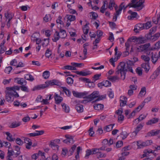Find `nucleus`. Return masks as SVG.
Here are the masks:
<instances>
[{
    "mask_svg": "<svg viewBox=\"0 0 160 160\" xmlns=\"http://www.w3.org/2000/svg\"><path fill=\"white\" fill-rule=\"evenodd\" d=\"M120 98V106L121 107H122L126 105L127 98L124 96H122Z\"/></svg>",
    "mask_w": 160,
    "mask_h": 160,
    "instance_id": "14",
    "label": "nucleus"
},
{
    "mask_svg": "<svg viewBox=\"0 0 160 160\" xmlns=\"http://www.w3.org/2000/svg\"><path fill=\"white\" fill-rule=\"evenodd\" d=\"M121 134L123 136V137H122V140H123L126 138L128 135V134L126 131L122 132L121 133Z\"/></svg>",
    "mask_w": 160,
    "mask_h": 160,
    "instance_id": "55",
    "label": "nucleus"
},
{
    "mask_svg": "<svg viewBox=\"0 0 160 160\" xmlns=\"http://www.w3.org/2000/svg\"><path fill=\"white\" fill-rule=\"evenodd\" d=\"M66 139L63 140V142L67 144H69L70 143H72L74 142L73 138L71 136H68L66 135Z\"/></svg>",
    "mask_w": 160,
    "mask_h": 160,
    "instance_id": "16",
    "label": "nucleus"
},
{
    "mask_svg": "<svg viewBox=\"0 0 160 160\" xmlns=\"http://www.w3.org/2000/svg\"><path fill=\"white\" fill-rule=\"evenodd\" d=\"M14 150L17 151V152L14 153V157H17L21 153L20 151V147L16 145L14 146Z\"/></svg>",
    "mask_w": 160,
    "mask_h": 160,
    "instance_id": "19",
    "label": "nucleus"
},
{
    "mask_svg": "<svg viewBox=\"0 0 160 160\" xmlns=\"http://www.w3.org/2000/svg\"><path fill=\"white\" fill-rule=\"evenodd\" d=\"M141 66L142 68H143L146 72H148L150 68V66L148 63H142Z\"/></svg>",
    "mask_w": 160,
    "mask_h": 160,
    "instance_id": "24",
    "label": "nucleus"
},
{
    "mask_svg": "<svg viewBox=\"0 0 160 160\" xmlns=\"http://www.w3.org/2000/svg\"><path fill=\"white\" fill-rule=\"evenodd\" d=\"M153 50V48H151L150 50L148 49L145 51V52L148 55L151 56L154 53L152 52L151 51V50Z\"/></svg>",
    "mask_w": 160,
    "mask_h": 160,
    "instance_id": "52",
    "label": "nucleus"
},
{
    "mask_svg": "<svg viewBox=\"0 0 160 160\" xmlns=\"http://www.w3.org/2000/svg\"><path fill=\"white\" fill-rule=\"evenodd\" d=\"M147 42V39L145 38H138L137 39L136 42L139 43H144Z\"/></svg>",
    "mask_w": 160,
    "mask_h": 160,
    "instance_id": "27",
    "label": "nucleus"
},
{
    "mask_svg": "<svg viewBox=\"0 0 160 160\" xmlns=\"http://www.w3.org/2000/svg\"><path fill=\"white\" fill-rule=\"evenodd\" d=\"M23 85H22V86H20V88L21 90L24 92H29V89L27 86H26Z\"/></svg>",
    "mask_w": 160,
    "mask_h": 160,
    "instance_id": "48",
    "label": "nucleus"
},
{
    "mask_svg": "<svg viewBox=\"0 0 160 160\" xmlns=\"http://www.w3.org/2000/svg\"><path fill=\"white\" fill-rule=\"evenodd\" d=\"M51 19V16L49 14H47L45 15V17L43 18V20L46 22H48L50 21Z\"/></svg>",
    "mask_w": 160,
    "mask_h": 160,
    "instance_id": "51",
    "label": "nucleus"
},
{
    "mask_svg": "<svg viewBox=\"0 0 160 160\" xmlns=\"http://www.w3.org/2000/svg\"><path fill=\"white\" fill-rule=\"evenodd\" d=\"M111 85V82L107 80H104L101 82L98 83V87L101 88H102V86L107 87H110Z\"/></svg>",
    "mask_w": 160,
    "mask_h": 160,
    "instance_id": "9",
    "label": "nucleus"
},
{
    "mask_svg": "<svg viewBox=\"0 0 160 160\" xmlns=\"http://www.w3.org/2000/svg\"><path fill=\"white\" fill-rule=\"evenodd\" d=\"M60 37L59 32L56 31L54 33V38L52 39V40L53 42H56L59 39Z\"/></svg>",
    "mask_w": 160,
    "mask_h": 160,
    "instance_id": "23",
    "label": "nucleus"
},
{
    "mask_svg": "<svg viewBox=\"0 0 160 160\" xmlns=\"http://www.w3.org/2000/svg\"><path fill=\"white\" fill-rule=\"evenodd\" d=\"M129 71L133 73L132 67L126 63L121 62L118 67V70L116 71V74H120L121 79L124 80L125 78L126 72Z\"/></svg>",
    "mask_w": 160,
    "mask_h": 160,
    "instance_id": "1",
    "label": "nucleus"
},
{
    "mask_svg": "<svg viewBox=\"0 0 160 160\" xmlns=\"http://www.w3.org/2000/svg\"><path fill=\"white\" fill-rule=\"evenodd\" d=\"M75 108L78 112H81L83 111V106L80 104H77L75 106Z\"/></svg>",
    "mask_w": 160,
    "mask_h": 160,
    "instance_id": "26",
    "label": "nucleus"
},
{
    "mask_svg": "<svg viewBox=\"0 0 160 160\" xmlns=\"http://www.w3.org/2000/svg\"><path fill=\"white\" fill-rule=\"evenodd\" d=\"M137 145L140 148L147 146L145 142H142L140 141H138L137 142Z\"/></svg>",
    "mask_w": 160,
    "mask_h": 160,
    "instance_id": "41",
    "label": "nucleus"
},
{
    "mask_svg": "<svg viewBox=\"0 0 160 160\" xmlns=\"http://www.w3.org/2000/svg\"><path fill=\"white\" fill-rule=\"evenodd\" d=\"M60 37L62 38H65L67 36V34L66 31L61 29H60Z\"/></svg>",
    "mask_w": 160,
    "mask_h": 160,
    "instance_id": "33",
    "label": "nucleus"
},
{
    "mask_svg": "<svg viewBox=\"0 0 160 160\" xmlns=\"http://www.w3.org/2000/svg\"><path fill=\"white\" fill-rule=\"evenodd\" d=\"M114 125V124H111L106 126L104 128V130L106 131L107 132H108L112 130L113 127Z\"/></svg>",
    "mask_w": 160,
    "mask_h": 160,
    "instance_id": "36",
    "label": "nucleus"
},
{
    "mask_svg": "<svg viewBox=\"0 0 160 160\" xmlns=\"http://www.w3.org/2000/svg\"><path fill=\"white\" fill-rule=\"evenodd\" d=\"M93 107L94 109L96 110H102L103 108L104 105L101 104H95L93 106Z\"/></svg>",
    "mask_w": 160,
    "mask_h": 160,
    "instance_id": "22",
    "label": "nucleus"
},
{
    "mask_svg": "<svg viewBox=\"0 0 160 160\" xmlns=\"http://www.w3.org/2000/svg\"><path fill=\"white\" fill-rule=\"evenodd\" d=\"M143 126V125L141 123L139 124L135 128L134 131L131 133L130 137L132 138L135 137L138 132L142 129Z\"/></svg>",
    "mask_w": 160,
    "mask_h": 160,
    "instance_id": "6",
    "label": "nucleus"
},
{
    "mask_svg": "<svg viewBox=\"0 0 160 160\" xmlns=\"http://www.w3.org/2000/svg\"><path fill=\"white\" fill-rule=\"evenodd\" d=\"M160 72V66L158 67L153 72V76L154 78H156L159 75Z\"/></svg>",
    "mask_w": 160,
    "mask_h": 160,
    "instance_id": "40",
    "label": "nucleus"
},
{
    "mask_svg": "<svg viewBox=\"0 0 160 160\" xmlns=\"http://www.w3.org/2000/svg\"><path fill=\"white\" fill-rule=\"evenodd\" d=\"M14 151L13 150H8V155L7 157H8L10 158V157H11L12 156L13 154L14 155Z\"/></svg>",
    "mask_w": 160,
    "mask_h": 160,
    "instance_id": "63",
    "label": "nucleus"
},
{
    "mask_svg": "<svg viewBox=\"0 0 160 160\" xmlns=\"http://www.w3.org/2000/svg\"><path fill=\"white\" fill-rule=\"evenodd\" d=\"M144 1L145 0H139L138 2H137V0H132L131 3L127 5V7L136 8V10L139 11L143 8V4Z\"/></svg>",
    "mask_w": 160,
    "mask_h": 160,
    "instance_id": "2",
    "label": "nucleus"
},
{
    "mask_svg": "<svg viewBox=\"0 0 160 160\" xmlns=\"http://www.w3.org/2000/svg\"><path fill=\"white\" fill-rule=\"evenodd\" d=\"M67 82L68 84L71 85L73 82V80L71 78L68 77L67 78Z\"/></svg>",
    "mask_w": 160,
    "mask_h": 160,
    "instance_id": "53",
    "label": "nucleus"
},
{
    "mask_svg": "<svg viewBox=\"0 0 160 160\" xmlns=\"http://www.w3.org/2000/svg\"><path fill=\"white\" fill-rule=\"evenodd\" d=\"M54 83L53 79L47 81L44 84L35 86L33 88L32 90L34 91L38 90H40L47 88L49 85H54Z\"/></svg>",
    "mask_w": 160,
    "mask_h": 160,
    "instance_id": "4",
    "label": "nucleus"
},
{
    "mask_svg": "<svg viewBox=\"0 0 160 160\" xmlns=\"http://www.w3.org/2000/svg\"><path fill=\"white\" fill-rule=\"evenodd\" d=\"M128 7H127V5L126 6H125V4L124 2H123L121 4L119 9L116 11V13L115 14V20H114L115 21H116L117 20V17L121 13V12L122 10L123 9H125Z\"/></svg>",
    "mask_w": 160,
    "mask_h": 160,
    "instance_id": "7",
    "label": "nucleus"
},
{
    "mask_svg": "<svg viewBox=\"0 0 160 160\" xmlns=\"http://www.w3.org/2000/svg\"><path fill=\"white\" fill-rule=\"evenodd\" d=\"M137 145L140 148L147 146L145 142H142L140 141H138L137 142Z\"/></svg>",
    "mask_w": 160,
    "mask_h": 160,
    "instance_id": "42",
    "label": "nucleus"
},
{
    "mask_svg": "<svg viewBox=\"0 0 160 160\" xmlns=\"http://www.w3.org/2000/svg\"><path fill=\"white\" fill-rule=\"evenodd\" d=\"M118 48L117 47H116L115 48V56H116V58H118L120 57V56L121 55V53L120 52H118Z\"/></svg>",
    "mask_w": 160,
    "mask_h": 160,
    "instance_id": "44",
    "label": "nucleus"
},
{
    "mask_svg": "<svg viewBox=\"0 0 160 160\" xmlns=\"http://www.w3.org/2000/svg\"><path fill=\"white\" fill-rule=\"evenodd\" d=\"M67 18L70 22L74 21L76 19L75 16L73 15H67Z\"/></svg>",
    "mask_w": 160,
    "mask_h": 160,
    "instance_id": "43",
    "label": "nucleus"
},
{
    "mask_svg": "<svg viewBox=\"0 0 160 160\" xmlns=\"http://www.w3.org/2000/svg\"><path fill=\"white\" fill-rule=\"evenodd\" d=\"M14 82L16 83L21 85H26L27 82L24 78H14Z\"/></svg>",
    "mask_w": 160,
    "mask_h": 160,
    "instance_id": "10",
    "label": "nucleus"
},
{
    "mask_svg": "<svg viewBox=\"0 0 160 160\" xmlns=\"http://www.w3.org/2000/svg\"><path fill=\"white\" fill-rule=\"evenodd\" d=\"M75 72L78 75H79L83 76H86L90 75L91 74L90 71H86V70L85 71H82L80 72L78 71H76Z\"/></svg>",
    "mask_w": 160,
    "mask_h": 160,
    "instance_id": "13",
    "label": "nucleus"
},
{
    "mask_svg": "<svg viewBox=\"0 0 160 160\" xmlns=\"http://www.w3.org/2000/svg\"><path fill=\"white\" fill-rule=\"evenodd\" d=\"M25 78L26 79L28 80H29L30 81H32L34 80L33 76L30 74H26L25 76Z\"/></svg>",
    "mask_w": 160,
    "mask_h": 160,
    "instance_id": "38",
    "label": "nucleus"
},
{
    "mask_svg": "<svg viewBox=\"0 0 160 160\" xmlns=\"http://www.w3.org/2000/svg\"><path fill=\"white\" fill-rule=\"evenodd\" d=\"M150 44L149 43H147L143 45H142V47L144 51H146L148 49V48L149 47Z\"/></svg>",
    "mask_w": 160,
    "mask_h": 160,
    "instance_id": "62",
    "label": "nucleus"
},
{
    "mask_svg": "<svg viewBox=\"0 0 160 160\" xmlns=\"http://www.w3.org/2000/svg\"><path fill=\"white\" fill-rule=\"evenodd\" d=\"M136 72L138 74L139 76H141L142 74V70L141 68L139 67H138L137 68L136 70Z\"/></svg>",
    "mask_w": 160,
    "mask_h": 160,
    "instance_id": "56",
    "label": "nucleus"
},
{
    "mask_svg": "<svg viewBox=\"0 0 160 160\" xmlns=\"http://www.w3.org/2000/svg\"><path fill=\"white\" fill-rule=\"evenodd\" d=\"M144 29H148L151 27L152 25L151 22L149 21L144 24Z\"/></svg>",
    "mask_w": 160,
    "mask_h": 160,
    "instance_id": "47",
    "label": "nucleus"
},
{
    "mask_svg": "<svg viewBox=\"0 0 160 160\" xmlns=\"http://www.w3.org/2000/svg\"><path fill=\"white\" fill-rule=\"evenodd\" d=\"M97 38H100L102 36L103 34V32L101 30H98L96 32Z\"/></svg>",
    "mask_w": 160,
    "mask_h": 160,
    "instance_id": "64",
    "label": "nucleus"
},
{
    "mask_svg": "<svg viewBox=\"0 0 160 160\" xmlns=\"http://www.w3.org/2000/svg\"><path fill=\"white\" fill-rule=\"evenodd\" d=\"M62 17L60 16H59L58 18L56 20V22L57 24H63V22L61 20Z\"/></svg>",
    "mask_w": 160,
    "mask_h": 160,
    "instance_id": "60",
    "label": "nucleus"
},
{
    "mask_svg": "<svg viewBox=\"0 0 160 160\" xmlns=\"http://www.w3.org/2000/svg\"><path fill=\"white\" fill-rule=\"evenodd\" d=\"M50 73L48 71H45L43 73L42 77L45 79H48L50 76Z\"/></svg>",
    "mask_w": 160,
    "mask_h": 160,
    "instance_id": "37",
    "label": "nucleus"
},
{
    "mask_svg": "<svg viewBox=\"0 0 160 160\" xmlns=\"http://www.w3.org/2000/svg\"><path fill=\"white\" fill-rule=\"evenodd\" d=\"M141 58L147 63H148L150 60V58L148 56L144 55H142L141 56Z\"/></svg>",
    "mask_w": 160,
    "mask_h": 160,
    "instance_id": "39",
    "label": "nucleus"
},
{
    "mask_svg": "<svg viewBox=\"0 0 160 160\" xmlns=\"http://www.w3.org/2000/svg\"><path fill=\"white\" fill-rule=\"evenodd\" d=\"M146 117V116L144 115H141L139 117L135 119L134 121L136 122L137 124H138L139 122L144 119Z\"/></svg>",
    "mask_w": 160,
    "mask_h": 160,
    "instance_id": "28",
    "label": "nucleus"
},
{
    "mask_svg": "<svg viewBox=\"0 0 160 160\" xmlns=\"http://www.w3.org/2000/svg\"><path fill=\"white\" fill-rule=\"evenodd\" d=\"M50 146L53 149H55L56 148H58V146L53 141H51Z\"/></svg>",
    "mask_w": 160,
    "mask_h": 160,
    "instance_id": "49",
    "label": "nucleus"
},
{
    "mask_svg": "<svg viewBox=\"0 0 160 160\" xmlns=\"http://www.w3.org/2000/svg\"><path fill=\"white\" fill-rule=\"evenodd\" d=\"M11 92L9 90L6 92L5 99L7 101L9 102H12L14 99V97L17 98L19 97L18 93L16 92Z\"/></svg>",
    "mask_w": 160,
    "mask_h": 160,
    "instance_id": "3",
    "label": "nucleus"
},
{
    "mask_svg": "<svg viewBox=\"0 0 160 160\" xmlns=\"http://www.w3.org/2000/svg\"><path fill=\"white\" fill-rule=\"evenodd\" d=\"M92 154H97L99 152V149L95 148H92L91 150Z\"/></svg>",
    "mask_w": 160,
    "mask_h": 160,
    "instance_id": "58",
    "label": "nucleus"
},
{
    "mask_svg": "<svg viewBox=\"0 0 160 160\" xmlns=\"http://www.w3.org/2000/svg\"><path fill=\"white\" fill-rule=\"evenodd\" d=\"M72 93L74 97L78 98H86L85 96L88 94V92H78L74 91H73Z\"/></svg>",
    "mask_w": 160,
    "mask_h": 160,
    "instance_id": "8",
    "label": "nucleus"
},
{
    "mask_svg": "<svg viewBox=\"0 0 160 160\" xmlns=\"http://www.w3.org/2000/svg\"><path fill=\"white\" fill-rule=\"evenodd\" d=\"M12 69V68L11 66H8L5 68L4 72L6 73L9 74Z\"/></svg>",
    "mask_w": 160,
    "mask_h": 160,
    "instance_id": "50",
    "label": "nucleus"
},
{
    "mask_svg": "<svg viewBox=\"0 0 160 160\" xmlns=\"http://www.w3.org/2000/svg\"><path fill=\"white\" fill-rule=\"evenodd\" d=\"M123 144V142L122 141H118L116 143V147L117 148H119L122 147Z\"/></svg>",
    "mask_w": 160,
    "mask_h": 160,
    "instance_id": "59",
    "label": "nucleus"
},
{
    "mask_svg": "<svg viewBox=\"0 0 160 160\" xmlns=\"http://www.w3.org/2000/svg\"><path fill=\"white\" fill-rule=\"evenodd\" d=\"M61 88L62 89L63 91L65 93V94L68 96L69 97L70 96L71 92L66 87H61Z\"/></svg>",
    "mask_w": 160,
    "mask_h": 160,
    "instance_id": "30",
    "label": "nucleus"
},
{
    "mask_svg": "<svg viewBox=\"0 0 160 160\" xmlns=\"http://www.w3.org/2000/svg\"><path fill=\"white\" fill-rule=\"evenodd\" d=\"M21 124V122H12L10 125V128H14L17 127Z\"/></svg>",
    "mask_w": 160,
    "mask_h": 160,
    "instance_id": "34",
    "label": "nucleus"
},
{
    "mask_svg": "<svg viewBox=\"0 0 160 160\" xmlns=\"http://www.w3.org/2000/svg\"><path fill=\"white\" fill-rule=\"evenodd\" d=\"M158 59V55L156 52L151 55V61L153 63H155Z\"/></svg>",
    "mask_w": 160,
    "mask_h": 160,
    "instance_id": "29",
    "label": "nucleus"
},
{
    "mask_svg": "<svg viewBox=\"0 0 160 160\" xmlns=\"http://www.w3.org/2000/svg\"><path fill=\"white\" fill-rule=\"evenodd\" d=\"M20 86L19 87L18 86H14L12 87H7L6 89L7 90H9L11 92H16V90H20ZM14 94H15V93H14Z\"/></svg>",
    "mask_w": 160,
    "mask_h": 160,
    "instance_id": "17",
    "label": "nucleus"
},
{
    "mask_svg": "<svg viewBox=\"0 0 160 160\" xmlns=\"http://www.w3.org/2000/svg\"><path fill=\"white\" fill-rule=\"evenodd\" d=\"M143 29H144V24L138 23L135 26L134 31L135 32L137 33L139 32V31Z\"/></svg>",
    "mask_w": 160,
    "mask_h": 160,
    "instance_id": "11",
    "label": "nucleus"
},
{
    "mask_svg": "<svg viewBox=\"0 0 160 160\" xmlns=\"http://www.w3.org/2000/svg\"><path fill=\"white\" fill-rule=\"evenodd\" d=\"M63 110L65 112L68 113L69 112L70 109L68 106L65 103H63L61 104Z\"/></svg>",
    "mask_w": 160,
    "mask_h": 160,
    "instance_id": "31",
    "label": "nucleus"
},
{
    "mask_svg": "<svg viewBox=\"0 0 160 160\" xmlns=\"http://www.w3.org/2000/svg\"><path fill=\"white\" fill-rule=\"evenodd\" d=\"M128 13L131 14L130 16L128 17V18L129 20L132 19L136 18L137 15V13L136 12H132L130 10L128 11Z\"/></svg>",
    "mask_w": 160,
    "mask_h": 160,
    "instance_id": "20",
    "label": "nucleus"
},
{
    "mask_svg": "<svg viewBox=\"0 0 160 160\" xmlns=\"http://www.w3.org/2000/svg\"><path fill=\"white\" fill-rule=\"evenodd\" d=\"M44 130H43L41 131L36 130L35 132L29 133L28 135L30 137H35L42 135L44 133Z\"/></svg>",
    "mask_w": 160,
    "mask_h": 160,
    "instance_id": "12",
    "label": "nucleus"
},
{
    "mask_svg": "<svg viewBox=\"0 0 160 160\" xmlns=\"http://www.w3.org/2000/svg\"><path fill=\"white\" fill-rule=\"evenodd\" d=\"M54 99L55 103L57 104H59L63 100V98L57 94L55 93L54 94Z\"/></svg>",
    "mask_w": 160,
    "mask_h": 160,
    "instance_id": "15",
    "label": "nucleus"
},
{
    "mask_svg": "<svg viewBox=\"0 0 160 160\" xmlns=\"http://www.w3.org/2000/svg\"><path fill=\"white\" fill-rule=\"evenodd\" d=\"M13 16V15L12 13H8V12L5 13V17L8 20L9 22L12 19Z\"/></svg>",
    "mask_w": 160,
    "mask_h": 160,
    "instance_id": "25",
    "label": "nucleus"
},
{
    "mask_svg": "<svg viewBox=\"0 0 160 160\" xmlns=\"http://www.w3.org/2000/svg\"><path fill=\"white\" fill-rule=\"evenodd\" d=\"M116 75L113 76H110L108 77V79L110 80L111 81H112V82H114L117 80H118L119 78V76H120V74H116V72H115Z\"/></svg>",
    "mask_w": 160,
    "mask_h": 160,
    "instance_id": "18",
    "label": "nucleus"
},
{
    "mask_svg": "<svg viewBox=\"0 0 160 160\" xmlns=\"http://www.w3.org/2000/svg\"><path fill=\"white\" fill-rule=\"evenodd\" d=\"M87 27H88L87 24H86L85 25L84 28L83 29V33L86 35H87L89 31V29L87 28Z\"/></svg>",
    "mask_w": 160,
    "mask_h": 160,
    "instance_id": "61",
    "label": "nucleus"
},
{
    "mask_svg": "<svg viewBox=\"0 0 160 160\" xmlns=\"http://www.w3.org/2000/svg\"><path fill=\"white\" fill-rule=\"evenodd\" d=\"M79 80H80L83 81L87 83H90V80L88 79L85 78L81 77L79 78Z\"/></svg>",
    "mask_w": 160,
    "mask_h": 160,
    "instance_id": "54",
    "label": "nucleus"
},
{
    "mask_svg": "<svg viewBox=\"0 0 160 160\" xmlns=\"http://www.w3.org/2000/svg\"><path fill=\"white\" fill-rule=\"evenodd\" d=\"M52 54L51 52V51L49 49H48L46 51V52L45 53V56L48 57V58L51 56Z\"/></svg>",
    "mask_w": 160,
    "mask_h": 160,
    "instance_id": "57",
    "label": "nucleus"
},
{
    "mask_svg": "<svg viewBox=\"0 0 160 160\" xmlns=\"http://www.w3.org/2000/svg\"><path fill=\"white\" fill-rule=\"evenodd\" d=\"M146 93V88L145 87H143L141 88V91L139 92V95H141V96H143L145 95Z\"/></svg>",
    "mask_w": 160,
    "mask_h": 160,
    "instance_id": "45",
    "label": "nucleus"
},
{
    "mask_svg": "<svg viewBox=\"0 0 160 160\" xmlns=\"http://www.w3.org/2000/svg\"><path fill=\"white\" fill-rule=\"evenodd\" d=\"M159 119L158 118H153L152 119L149 120L146 123L147 125H151L153 124H155L158 122Z\"/></svg>",
    "mask_w": 160,
    "mask_h": 160,
    "instance_id": "21",
    "label": "nucleus"
},
{
    "mask_svg": "<svg viewBox=\"0 0 160 160\" xmlns=\"http://www.w3.org/2000/svg\"><path fill=\"white\" fill-rule=\"evenodd\" d=\"M86 154L84 157L86 159H88L89 158V156L91 154H92L91 150L89 149H88L86 151Z\"/></svg>",
    "mask_w": 160,
    "mask_h": 160,
    "instance_id": "46",
    "label": "nucleus"
},
{
    "mask_svg": "<svg viewBox=\"0 0 160 160\" xmlns=\"http://www.w3.org/2000/svg\"><path fill=\"white\" fill-rule=\"evenodd\" d=\"M152 21L155 24L158 23L160 28V14L157 18H153Z\"/></svg>",
    "mask_w": 160,
    "mask_h": 160,
    "instance_id": "35",
    "label": "nucleus"
},
{
    "mask_svg": "<svg viewBox=\"0 0 160 160\" xmlns=\"http://www.w3.org/2000/svg\"><path fill=\"white\" fill-rule=\"evenodd\" d=\"M76 147V146L74 145L72 146L71 148L69 151H68V154L69 156H70L73 154L74 151L75 150Z\"/></svg>",
    "mask_w": 160,
    "mask_h": 160,
    "instance_id": "32",
    "label": "nucleus"
},
{
    "mask_svg": "<svg viewBox=\"0 0 160 160\" xmlns=\"http://www.w3.org/2000/svg\"><path fill=\"white\" fill-rule=\"evenodd\" d=\"M85 98H88L90 99L89 101H92L93 100L94 98H98L96 100V101H98L100 100H102L104 98V97L102 96L98 97V92L97 91L93 92L90 95H88L87 96H85Z\"/></svg>",
    "mask_w": 160,
    "mask_h": 160,
    "instance_id": "5",
    "label": "nucleus"
}]
</instances>
